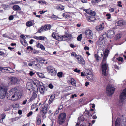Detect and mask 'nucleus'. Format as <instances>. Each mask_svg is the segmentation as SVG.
I'll list each match as a JSON object with an SVG mask.
<instances>
[{"mask_svg": "<svg viewBox=\"0 0 126 126\" xmlns=\"http://www.w3.org/2000/svg\"><path fill=\"white\" fill-rule=\"evenodd\" d=\"M21 95V93L16 88H14L9 91L8 94L7 95V98L10 100H16L20 98Z\"/></svg>", "mask_w": 126, "mask_h": 126, "instance_id": "obj_1", "label": "nucleus"}, {"mask_svg": "<svg viewBox=\"0 0 126 126\" xmlns=\"http://www.w3.org/2000/svg\"><path fill=\"white\" fill-rule=\"evenodd\" d=\"M109 51L107 49L105 50L103 60L101 63V68L102 74L104 76L108 74L107 65L106 63V59L108 56Z\"/></svg>", "mask_w": 126, "mask_h": 126, "instance_id": "obj_2", "label": "nucleus"}, {"mask_svg": "<svg viewBox=\"0 0 126 126\" xmlns=\"http://www.w3.org/2000/svg\"><path fill=\"white\" fill-rule=\"evenodd\" d=\"M42 84L41 82L36 79L33 81L32 82V85L33 86L38 89V87H39V90L40 93L42 94H44L46 92V90L44 86L41 85Z\"/></svg>", "mask_w": 126, "mask_h": 126, "instance_id": "obj_3", "label": "nucleus"}, {"mask_svg": "<svg viewBox=\"0 0 126 126\" xmlns=\"http://www.w3.org/2000/svg\"><path fill=\"white\" fill-rule=\"evenodd\" d=\"M120 105H122L126 101V88L124 89L121 93L120 96Z\"/></svg>", "mask_w": 126, "mask_h": 126, "instance_id": "obj_4", "label": "nucleus"}, {"mask_svg": "<svg viewBox=\"0 0 126 126\" xmlns=\"http://www.w3.org/2000/svg\"><path fill=\"white\" fill-rule=\"evenodd\" d=\"M52 36L54 38L60 41H65V38H67L65 35L60 36L57 33L55 32L53 33L52 34Z\"/></svg>", "mask_w": 126, "mask_h": 126, "instance_id": "obj_5", "label": "nucleus"}, {"mask_svg": "<svg viewBox=\"0 0 126 126\" xmlns=\"http://www.w3.org/2000/svg\"><path fill=\"white\" fill-rule=\"evenodd\" d=\"M106 93L108 95H111L115 91V88L111 84L108 85L106 88Z\"/></svg>", "mask_w": 126, "mask_h": 126, "instance_id": "obj_6", "label": "nucleus"}, {"mask_svg": "<svg viewBox=\"0 0 126 126\" xmlns=\"http://www.w3.org/2000/svg\"><path fill=\"white\" fill-rule=\"evenodd\" d=\"M7 92V89L4 87L0 86V98H4Z\"/></svg>", "mask_w": 126, "mask_h": 126, "instance_id": "obj_7", "label": "nucleus"}, {"mask_svg": "<svg viewBox=\"0 0 126 126\" xmlns=\"http://www.w3.org/2000/svg\"><path fill=\"white\" fill-rule=\"evenodd\" d=\"M46 68L47 72L52 76H55L56 74V71L53 66H48Z\"/></svg>", "mask_w": 126, "mask_h": 126, "instance_id": "obj_8", "label": "nucleus"}, {"mask_svg": "<svg viewBox=\"0 0 126 126\" xmlns=\"http://www.w3.org/2000/svg\"><path fill=\"white\" fill-rule=\"evenodd\" d=\"M51 27L50 25H46L44 26H42L40 28H39L37 32L41 33L48 30L50 29Z\"/></svg>", "mask_w": 126, "mask_h": 126, "instance_id": "obj_9", "label": "nucleus"}, {"mask_svg": "<svg viewBox=\"0 0 126 126\" xmlns=\"http://www.w3.org/2000/svg\"><path fill=\"white\" fill-rule=\"evenodd\" d=\"M66 118V114L64 113H61L59 116V123L60 124H62L65 121Z\"/></svg>", "mask_w": 126, "mask_h": 126, "instance_id": "obj_10", "label": "nucleus"}, {"mask_svg": "<svg viewBox=\"0 0 126 126\" xmlns=\"http://www.w3.org/2000/svg\"><path fill=\"white\" fill-rule=\"evenodd\" d=\"M85 34L86 37L88 39H91L93 38V32L92 31L88 29L85 31Z\"/></svg>", "mask_w": 126, "mask_h": 126, "instance_id": "obj_11", "label": "nucleus"}, {"mask_svg": "<svg viewBox=\"0 0 126 126\" xmlns=\"http://www.w3.org/2000/svg\"><path fill=\"white\" fill-rule=\"evenodd\" d=\"M18 79L16 77H12L9 79L8 83L10 84H15L17 82Z\"/></svg>", "mask_w": 126, "mask_h": 126, "instance_id": "obj_12", "label": "nucleus"}, {"mask_svg": "<svg viewBox=\"0 0 126 126\" xmlns=\"http://www.w3.org/2000/svg\"><path fill=\"white\" fill-rule=\"evenodd\" d=\"M77 62L79 64L82 65H84L85 64V61L83 58L80 56L77 57Z\"/></svg>", "mask_w": 126, "mask_h": 126, "instance_id": "obj_13", "label": "nucleus"}, {"mask_svg": "<svg viewBox=\"0 0 126 126\" xmlns=\"http://www.w3.org/2000/svg\"><path fill=\"white\" fill-rule=\"evenodd\" d=\"M78 120L77 123L76 124V126H90L89 125L86 126V125H84L82 124V123L84 121V118L82 117H80L78 118Z\"/></svg>", "mask_w": 126, "mask_h": 126, "instance_id": "obj_14", "label": "nucleus"}, {"mask_svg": "<svg viewBox=\"0 0 126 126\" xmlns=\"http://www.w3.org/2000/svg\"><path fill=\"white\" fill-rule=\"evenodd\" d=\"M38 91V89L37 88H35L33 89V92L32 96L30 99L31 101H32L36 98L37 96V93Z\"/></svg>", "mask_w": 126, "mask_h": 126, "instance_id": "obj_15", "label": "nucleus"}, {"mask_svg": "<svg viewBox=\"0 0 126 126\" xmlns=\"http://www.w3.org/2000/svg\"><path fill=\"white\" fill-rule=\"evenodd\" d=\"M48 105L46 104L45 105H42L40 110L41 111H42L43 113H46L47 111V108Z\"/></svg>", "mask_w": 126, "mask_h": 126, "instance_id": "obj_16", "label": "nucleus"}, {"mask_svg": "<svg viewBox=\"0 0 126 126\" xmlns=\"http://www.w3.org/2000/svg\"><path fill=\"white\" fill-rule=\"evenodd\" d=\"M115 32L113 31L110 30L107 32L108 37L109 38L113 37L115 35Z\"/></svg>", "mask_w": 126, "mask_h": 126, "instance_id": "obj_17", "label": "nucleus"}, {"mask_svg": "<svg viewBox=\"0 0 126 126\" xmlns=\"http://www.w3.org/2000/svg\"><path fill=\"white\" fill-rule=\"evenodd\" d=\"M33 38L38 40L45 41L47 40V38L44 36H34Z\"/></svg>", "mask_w": 126, "mask_h": 126, "instance_id": "obj_18", "label": "nucleus"}, {"mask_svg": "<svg viewBox=\"0 0 126 126\" xmlns=\"http://www.w3.org/2000/svg\"><path fill=\"white\" fill-rule=\"evenodd\" d=\"M97 43L99 44V47H101L104 45L105 43V40L102 39V38H99Z\"/></svg>", "mask_w": 126, "mask_h": 126, "instance_id": "obj_19", "label": "nucleus"}, {"mask_svg": "<svg viewBox=\"0 0 126 126\" xmlns=\"http://www.w3.org/2000/svg\"><path fill=\"white\" fill-rule=\"evenodd\" d=\"M84 10L87 13L91 16H94L95 15V12L94 11L89 9H84Z\"/></svg>", "mask_w": 126, "mask_h": 126, "instance_id": "obj_20", "label": "nucleus"}, {"mask_svg": "<svg viewBox=\"0 0 126 126\" xmlns=\"http://www.w3.org/2000/svg\"><path fill=\"white\" fill-rule=\"evenodd\" d=\"M125 22L123 20H120L117 22V25L120 26H122L125 25Z\"/></svg>", "mask_w": 126, "mask_h": 126, "instance_id": "obj_21", "label": "nucleus"}, {"mask_svg": "<svg viewBox=\"0 0 126 126\" xmlns=\"http://www.w3.org/2000/svg\"><path fill=\"white\" fill-rule=\"evenodd\" d=\"M33 20H29L26 23V26L28 27H30L33 25H34L35 23L33 22Z\"/></svg>", "mask_w": 126, "mask_h": 126, "instance_id": "obj_22", "label": "nucleus"}, {"mask_svg": "<svg viewBox=\"0 0 126 126\" xmlns=\"http://www.w3.org/2000/svg\"><path fill=\"white\" fill-rule=\"evenodd\" d=\"M56 8L57 10L61 11L64 9L65 7L61 4H59L56 6Z\"/></svg>", "mask_w": 126, "mask_h": 126, "instance_id": "obj_23", "label": "nucleus"}, {"mask_svg": "<svg viewBox=\"0 0 126 126\" xmlns=\"http://www.w3.org/2000/svg\"><path fill=\"white\" fill-rule=\"evenodd\" d=\"M87 20L89 22H93L95 20L94 17L92 16H89L87 17Z\"/></svg>", "mask_w": 126, "mask_h": 126, "instance_id": "obj_24", "label": "nucleus"}, {"mask_svg": "<svg viewBox=\"0 0 126 126\" xmlns=\"http://www.w3.org/2000/svg\"><path fill=\"white\" fill-rule=\"evenodd\" d=\"M55 95L54 94L51 95L49 100L48 103L49 104H51L52 102L55 98Z\"/></svg>", "mask_w": 126, "mask_h": 126, "instance_id": "obj_25", "label": "nucleus"}, {"mask_svg": "<svg viewBox=\"0 0 126 126\" xmlns=\"http://www.w3.org/2000/svg\"><path fill=\"white\" fill-rule=\"evenodd\" d=\"M103 54L99 53H98L97 54H95V57L96 60H99V58L102 57L103 56Z\"/></svg>", "mask_w": 126, "mask_h": 126, "instance_id": "obj_26", "label": "nucleus"}, {"mask_svg": "<svg viewBox=\"0 0 126 126\" xmlns=\"http://www.w3.org/2000/svg\"><path fill=\"white\" fill-rule=\"evenodd\" d=\"M104 26L100 25L97 26L96 27V29L97 31H100L102 30L104 28Z\"/></svg>", "mask_w": 126, "mask_h": 126, "instance_id": "obj_27", "label": "nucleus"}, {"mask_svg": "<svg viewBox=\"0 0 126 126\" xmlns=\"http://www.w3.org/2000/svg\"><path fill=\"white\" fill-rule=\"evenodd\" d=\"M13 9L14 11L20 10L21 9L20 7L18 5H14L13 7Z\"/></svg>", "mask_w": 126, "mask_h": 126, "instance_id": "obj_28", "label": "nucleus"}, {"mask_svg": "<svg viewBox=\"0 0 126 126\" xmlns=\"http://www.w3.org/2000/svg\"><path fill=\"white\" fill-rule=\"evenodd\" d=\"M121 121L120 118H117L116 119L115 123V126H120V123Z\"/></svg>", "mask_w": 126, "mask_h": 126, "instance_id": "obj_29", "label": "nucleus"}, {"mask_svg": "<svg viewBox=\"0 0 126 126\" xmlns=\"http://www.w3.org/2000/svg\"><path fill=\"white\" fill-rule=\"evenodd\" d=\"M121 34L120 33H118L116 34L115 37V40H117L119 39L121 37Z\"/></svg>", "mask_w": 126, "mask_h": 126, "instance_id": "obj_30", "label": "nucleus"}, {"mask_svg": "<svg viewBox=\"0 0 126 126\" xmlns=\"http://www.w3.org/2000/svg\"><path fill=\"white\" fill-rule=\"evenodd\" d=\"M20 42L24 46L26 47L28 46V44L25 40H20Z\"/></svg>", "mask_w": 126, "mask_h": 126, "instance_id": "obj_31", "label": "nucleus"}, {"mask_svg": "<svg viewBox=\"0 0 126 126\" xmlns=\"http://www.w3.org/2000/svg\"><path fill=\"white\" fill-rule=\"evenodd\" d=\"M87 78L89 80H93V76L92 74L88 75L87 76Z\"/></svg>", "mask_w": 126, "mask_h": 126, "instance_id": "obj_32", "label": "nucleus"}, {"mask_svg": "<svg viewBox=\"0 0 126 126\" xmlns=\"http://www.w3.org/2000/svg\"><path fill=\"white\" fill-rule=\"evenodd\" d=\"M92 74V72L89 69H87L86 70L85 73V75L87 76L88 75H89L91 74Z\"/></svg>", "mask_w": 126, "mask_h": 126, "instance_id": "obj_33", "label": "nucleus"}, {"mask_svg": "<svg viewBox=\"0 0 126 126\" xmlns=\"http://www.w3.org/2000/svg\"><path fill=\"white\" fill-rule=\"evenodd\" d=\"M33 66H34L37 69H39L40 68V65L39 63H34Z\"/></svg>", "mask_w": 126, "mask_h": 126, "instance_id": "obj_34", "label": "nucleus"}, {"mask_svg": "<svg viewBox=\"0 0 126 126\" xmlns=\"http://www.w3.org/2000/svg\"><path fill=\"white\" fill-rule=\"evenodd\" d=\"M71 83L72 85L76 86V81L73 78L71 79Z\"/></svg>", "mask_w": 126, "mask_h": 126, "instance_id": "obj_35", "label": "nucleus"}, {"mask_svg": "<svg viewBox=\"0 0 126 126\" xmlns=\"http://www.w3.org/2000/svg\"><path fill=\"white\" fill-rule=\"evenodd\" d=\"M71 56L73 57H75L76 59H77V57H78L79 56L77 55V54L75 52H72L71 53Z\"/></svg>", "mask_w": 126, "mask_h": 126, "instance_id": "obj_36", "label": "nucleus"}, {"mask_svg": "<svg viewBox=\"0 0 126 126\" xmlns=\"http://www.w3.org/2000/svg\"><path fill=\"white\" fill-rule=\"evenodd\" d=\"M107 34L106 33H103L102 34V36L100 37V38H102L103 39L105 40L107 37Z\"/></svg>", "mask_w": 126, "mask_h": 126, "instance_id": "obj_37", "label": "nucleus"}, {"mask_svg": "<svg viewBox=\"0 0 126 126\" xmlns=\"http://www.w3.org/2000/svg\"><path fill=\"white\" fill-rule=\"evenodd\" d=\"M37 75L41 78H43L44 77V74L40 73H37Z\"/></svg>", "mask_w": 126, "mask_h": 126, "instance_id": "obj_38", "label": "nucleus"}, {"mask_svg": "<svg viewBox=\"0 0 126 126\" xmlns=\"http://www.w3.org/2000/svg\"><path fill=\"white\" fill-rule=\"evenodd\" d=\"M63 73L61 72H58L57 73V76L59 78H62L63 76Z\"/></svg>", "mask_w": 126, "mask_h": 126, "instance_id": "obj_39", "label": "nucleus"}, {"mask_svg": "<svg viewBox=\"0 0 126 126\" xmlns=\"http://www.w3.org/2000/svg\"><path fill=\"white\" fill-rule=\"evenodd\" d=\"M82 37V34L79 35L77 37V40L78 41H80L81 40Z\"/></svg>", "mask_w": 126, "mask_h": 126, "instance_id": "obj_40", "label": "nucleus"}, {"mask_svg": "<svg viewBox=\"0 0 126 126\" xmlns=\"http://www.w3.org/2000/svg\"><path fill=\"white\" fill-rule=\"evenodd\" d=\"M6 115L5 113H2L1 114L0 117L1 118V119H4L6 117Z\"/></svg>", "mask_w": 126, "mask_h": 126, "instance_id": "obj_41", "label": "nucleus"}, {"mask_svg": "<svg viewBox=\"0 0 126 126\" xmlns=\"http://www.w3.org/2000/svg\"><path fill=\"white\" fill-rule=\"evenodd\" d=\"M38 2L42 5H43L44 4H46V2L45 1L42 0L39 1Z\"/></svg>", "mask_w": 126, "mask_h": 126, "instance_id": "obj_42", "label": "nucleus"}, {"mask_svg": "<svg viewBox=\"0 0 126 126\" xmlns=\"http://www.w3.org/2000/svg\"><path fill=\"white\" fill-rule=\"evenodd\" d=\"M37 106H36V104H32L31 107V109L32 110H33Z\"/></svg>", "mask_w": 126, "mask_h": 126, "instance_id": "obj_43", "label": "nucleus"}, {"mask_svg": "<svg viewBox=\"0 0 126 126\" xmlns=\"http://www.w3.org/2000/svg\"><path fill=\"white\" fill-rule=\"evenodd\" d=\"M86 113L87 114V115H88V116H87L88 118H89L91 117L92 116V115L91 114H90V112L89 111H87L86 112Z\"/></svg>", "mask_w": 126, "mask_h": 126, "instance_id": "obj_44", "label": "nucleus"}, {"mask_svg": "<svg viewBox=\"0 0 126 126\" xmlns=\"http://www.w3.org/2000/svg\"><path fill=\"white\" fill-rule=\"evenodd\" d=\"M51 18L54 19H57V18H59L58 17H57V16L55 15L52 16L51 17Z\"/></svg>", "mask_w": 126, "mask_h": 126, "instance_id": "obj_45", "label": "nucleus"}, {"mask_svg": "<svg viewBox=\"0 0 126 126\" xmlns=\"http://www.w3.org/2000/svg\"><path fill=\"white\" fill-rule=\"evenodd\" d=\"M31 63H29L28 64V65L30 66H32L33 65L34 63L35 62V61H32L31 60Z\"/></svg>", "mask_w": 126, "mask_h": 126, "instance_id": "obj_46", "label": "nucleus"}, {"mask_svg": "<svg viewBox=\"0 0 126 126\" xmlns=\"http://www.w3.org/2000/svg\"><path fill=\"white\" fill-rule=\"evenodd\" d=\"M41 123V119L40 118H38L37 120V124L38 125H39Z\"/></svg>", "mask_w": 126, "mask_h": 126, "instance_id": "obj_47", "label": "nucleus"}, {"mask_svg": "<svg viewBox=\"0 0 126 126\" xmlns=\"http://www.w3.org/2000/svg\"><path fill=\"white\" fill-rule=\"evenodd\" d=\"M42 44H41L40 43H39L38 42H37L36 43V46L38 48H40Z\"/></svg>", "mask_w": 126, "mask_h": 126, "instance_id": "obj_48", "label": "nucleus"}, {"mask_svg": "<svg viewBox=\"0 0 126 126\" xmlns=\"http://www.w3.org/2000/svg\"><path fill=\"white\" fill-rule=\"evenodd\" d=\"M74 71L78 73H79L80 70L79 69H78V68H76L74 70Z\"/></svg>", "mask_w": 126, "mask_h": 126, "instance_id": "obj_49", "label": "nucleus"}, {"mask_svg": "<svg viewBox=\"0 0 126 126\" xmlns=\"http://www.w3.org/2000/svg\"><path fill=\"white\" fill-rule=\"evenodd\" d=\"M106 16L107 17V19H109L111 18V15L110 14H108L106 15Z\"/></svg>", "mask_w": 126, "mask_h": 126, "instance_id": "obj_50", "label": "nucleus"}, {"mask_svg": "<svg viewBox=\"0 0 126 126\" xmlns=\"http://www.w3.org/2000/svg\"><path fill=\"white\" fill-rule=\"evenodd\" d=\"M117 6L120 7H122V5L121 4V1H118L117 2Z\"/></svg>", "mask_w": 126, "mask_h": 126, "instance_id": "obj_51", "label": "nucleus"}, {"mask_svg": "<svg viewBox=\"0 0 126 126\" xmlns=\"http://www.w3.org/2000/svg\"><path fill=\"white\" fill-rule=\"evenodd\" d=\"M19 106V104H15L13 105V107L14 108H18Z\"/></svg>", "mask_w": 126, "mask_h": 126, "instance_id": "obj_52", "label": "nucleus"}, {"mask_svg": "<svg viewBox=\"0 0 126 126\" xmlns=\"http://www.w3.org/2000/svg\"><path fill=\"white\" fill-rule=\"evenodd\" d=\"M63 17L65 18H68L69 17V16H67L65 13H63Z\"/></svg>", "mask_w": 126, "mask_h": 126, "instance_id": "obj_53", "label": "nucleus"}, {"mask_svg": "<svg viewBox=\"0 0 126 126\" xmlns=\"http://www.w3.org/2000/svg\"><path fill=\"white\" fill-rule=\"evenodd\" d=\"M66 37H67V38H65V39H65V41L67 40V39H70L71 38L72 35L71 34H69L68 35V37L67 36H66Z\"/></svg>", "mask_w": 126, "mask_h": 126, "instance_id": "obj_54", "label": "nucleus"}, {"mask_svg": "<svg viewBox=\"0 0 126 126\" xmlns=\"http://www.w3.org/2000/svg\"><path fill=\"white\" fill-rule=\"evenodd\" d=\"M63 107V104H61L58 107V110H61Z\"/></svg>", "mask_w": 126, "mask_h": 126, "instance_id": "obj_55", "label": "nucleus"}, {"mask_svg": "<svg viewBox=\"0 0 126 126\" xmlns=\"http://www.w3.org/2000/svg\"><path fill=\"white\" fill-rule=\"evenodd\" d=\"M48 87L52 89L53 88V86L52 84L50 83L49 84Z\"/></svg>", "mask_w": 126, "mask_h": 126, "instance_id": "obj_56", "label": "nucleus"}, {"mask_svg": "<svg viewBox=\"0 0 126 126\" xmlns=\"http://www.w3.org/2000/svg\"><path fill=\"white\" fill-rule=\"evenodd\" d=\"M40 48L42 50H44L45 49V48L43 45H42L40 47Z\"/></svg>", "mask_w": 126, "mask_h": 126, "instance_id": "obj_57", "label": "nucleus"}, {"mask_svg": "<svg viewBox=\"0 0 126 126\" xmlns=\"http://www.w3.org/2000/svg\"><path fill=\"white\" fill-rule=\"evenodd\" d=\"M14 17L13 16V15H11L10 16L9 18V19L11 20H13L14 19Z\"/></svg>", "mask_w": 126, "mask_h": 126, "instance_id": "obj_58", "label": "nucleus"}, {"mask_svg": "<svg viewBox=\"0 0 126 126\" xmlns=\"http://www.w3.org/2000/svg\"><path fill=\"white\" fill-rule=\"evenodd\" d=\"M20 37L22 39H20V40H25L26 37L25 36L23 35H21L20 36Z\"/></svg>", "mask_w": 126, "mask_h": 126, "instance_id": "obj_59", "label": "nucleus"}, {"mask_svg": "<svg viewBox=\"0 0 126 126\" xmlns=\"http://www.w3.org/2000/svg\"><path fill=\"white\" fill-rule=\"evenodd\" d=\"M32 111H30L27 114V116L28 117H29L30 115H32Z\"/></svg>", "mask_w": 126, "mask_h": 126, "instance_id": "obj_60", "label": "nucleus"}, {"mask_svg": "<svg viewBox=\"0 0 126 126\" xmlns=\"http://www.w3.org/2000/svg\"><path fill=\"white\" fill-rule=\"evenodd\" d=\"M27 49L28 50H29V49H30V50L31 51L32 50H33V48L31 46H28L27 47Z\"/></svg>", "mask_w": 126, "mask_h": 126, "instance_id": "obj_61", "label": "nucleus"}, {"mask_svg": "<svg viewBox=\"0 0 126 126\" xmlns=\"http://www.w3.org/2000/svg\"><path fill=\"white\" fill-rule=\"evenodd\" d=\"M3 69H4L5 70V71H7L8 70H9V69H10V68H8L6 67H5L4 68H3Z\"/></svg>", "mask_w": 126, "mask_h": 126, "instance_id": "obj_62", "label": "nucleus"}, {"mask_svg": "<svg viewBox=\"0 0 126 126\" xmlns=\"http://www.w3.org/2000/svg\"><path fill=\"white\" fill-rule=\"evenodd\" d=\"M109 11L110 12H112L114 11V9L113 8H111L109 9Z\"/></svg>", "mask_w": 126, "mask_h": 126, "instance_id": "obj_63", "label": "nucleus"}, {"mask_svg": "<svg viewBox=\"0 0 126 126\" xmlns=\"http://www.w3.org/2000/svg\"><path fill=\"white\" fill-rule=\"evenodd\" d=\"M34 41V40L33 39H31L30 41V44H32L33 43Z\"/></svg>", "mask_w": 126, "mask_h": 126, "instance_id": "obj_64", "label": "nucleus"}]
</instances>
